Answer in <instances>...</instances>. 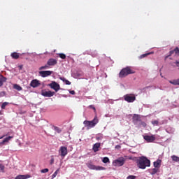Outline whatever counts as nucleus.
Here are the masks:
<instances>
[{
    "instance_id": "41",
    "label": "nucleus",
    "mask_w": 179,
    "mask_h": 179,
    "mask_svg": "<svg viewBox=\"0 0 179 179\" xmlns=\"http://www.w3.org/2000/svg\"><path fill=\"white\" fill-rule=\"evenodd\" d=\"M90 108H92V110H94V111H96V108L93 105H90Z\"/></svg>"
},
{
    "instance_id": "20",
    "label": "nucleus",
    "mask_w": 179,
    "mask_h": 179,
    "mask_svg": "<svg viewBox=\"0 0 179 179\" xmlns=\"http://www.w3.org/2000/svg\"><path fill=\"white\" fill-rule=\"evenodd\" d=\"M13 89H15V90H17L18 92L23 90V88H22V87H20V85H19L17 84H15L13 85Z\"/></svg>"
},
{
    "instance_id": "29",
    "label": "nucleus",
    "mask_w": 179,
    "mask_h": 179,
    "mask_svg": "<svg viewBox=\"0 0 179 179\" xmlns=\"http://www.w3.org/2000/svg\"><path fill=\"white\" fill-rule=\"evenodd\" d=\"M148 55H150V52L143 54L139 57V58L140 59H142V58H145V57H148Z\"/></svg>"
},
{
    "instance_id": "15",
    "label": "nucleus",
    "mask_w": 179,
    "mask_h": 179,
    "mask_svg": "<svg viewBox=\"0 0 179 179\" xmlns=\"http://www.w3.org/2000/svg\"><path fill=\"white\" fill-rule=\"evenodd\" d=\"M100 143H96L93 145L92 150L96 153V152H99V148H100Z\"/></svg>"
},
{
    "instance_id": "42",
    "label": "nucleus",
    "mask_w": 179,
    "mask_h": 179,
    "mask_svg": "<svg viewBox=\"0 0 179 179\" xmlns=\"http://www.w3.org/2000/svg\"><path fill=\"white\" fill-rule=\"evenodd\" d=\"M141 125H142L144 128H146V123H145V122H141Z\"/></svg>"
},
{
    "instance_id": "23",
    "label": "nucleus",
    "mask_w": 179,
    "mask_h": 179,
    "mask_svg": "<svg viewBox=\"0 0 179 179\" xmlns=\"http://www.w3.org/2000/svg\"><path fill=\"white\" fill-rule=\"evenodd\" d=\"M60 80H62V82H64L66 85H71V82L68 80H66L65 78H60Z\"/></svg>"
},
{
    "instance_id": "22",
    "label": "nucleus",
    "mask_w": 179,
    "mask_h": 179,
    "mask_svg": "<svg viewBox=\"0 0 179 179\" xmlns=\"http://www.w3.org/2000/svg\"><path fill=\"white\" fill-rule=\"evenodd\" d=\"M50 66L48 65V63H47L45 66H42L39 68V71H43L44 69H50Z\"/></svg>"
},
{
    "instance_id": "46",
    "label": "nucleus",
    "mask_w": 179,
    "mask_h": 179,
    "mask_svg": "<svg viewBox=\"0 0 179 179\" xmlns=\"http://www.w3.org/2000/svg\"><path fill=\"white\" fill-rule=\"evenodd\" d=\"M22 66H20V69H22Z\"/></svg>"
},
{
    "instance_id": "7",
    "label": "nucleus",
    "mask_w": 179,
    "mask_h": 179,
    "mask_svg": "<svg viewBox=\"0 0 179 179\" xmlns=\"http://www.w3.org/2000/svg\"><path fill=\"white\" fill-rule=\"evenodd\" d=\"M143 139H145L148 143H152V142H155V141H156V136H143Z\"/></svg>"
},
{
    "instance_id": "6",
    "label": "nucleus",
    "mask_w": 179,
    "mask_h": 179,
    "mask_svg": "<svg viewBox=\"0 0 179 179\" xmlns=\"http://www.w3.org/2000/svg\"><path fill=\"white\" fill-rule=\"evenodd\" d=\"M87 168L90 169V170H96V171L106 170L105 167L93 165L92 164H87Z\"/></svg>"
},
{
    "instance_id": "48",
    "label": "nucleus",
    "mask_w": 179,
    "mask_h": 179,
    "mask_svg": "<svg viewBox=\"0 0 179 179\" xmlns=\"http://www.w3.org/2000/svg\"><path fill=\"white\" fill-rule=\"evenodd\" d=\"M0 115H1V112H0Z\"/></svg>"
},
{
    "instance_id": "39",
    "label": "nucleus",
    "mask_w": 179,
    "mask_h": 179,
    "mask_svg": "<svg viewBox=\"0 0 179 179\" xmlns=\"http://www.w3.org/2000/svg\"><path fill=\"white\" fill-rule=\"evenodd\" d=\"M5 170V166L2 164H0V171H3Z\"/></svg>"
},
{
    "instance_id": "12",
    "label": "nucleus",
    "mask_w": 179,
    "mask_h": 179,
    "mask_svg": "<svg viewBox=\"0 0 179 179\" xmlns=\"http://www.w3.org/2000/svg\"><path fill=\"white\" fill-rule=\"evenodd\" d=\"M47 64L50 67L55 66V65L58 64V62H57V59L51 58L48 60Z\"/></svg>"
},
{
    "instance_id": "8",
    "label": "nucleus",
    "mask_w": 179,
    "mask_h": 179,
    "mask_svg": "<svg viewBox=\"0 0 179 179\" xmlns=\"http://www.w3.org/2000/svg\"><path fill=\"white\" fill-rule=\"evenodd\" d=\"M125 164V159L124 157H120L114 161V164L115 166H118L119 167H121V166H124Z\"/></svg>"
},
{
    "instance_id": "30",
    "label": "nucleus",
    "mask_w": 179,
    "mask_h": 179,
    "mask_svg": "<svg viewBox=\"0 0 179 179\" xmlns=\"http://www.w3.org/2000/svg\"><path fill=\"white\" fill-rule=\"evenodd\" d=\"M58 173H59V169H58L52 176V178H55L57 176H58Z\"/></svg>"
},
{
    "instance_id": "18",
    "label": "nucleus",
    "mask_w": 179,
    "mask_h": 179,
    "mask_svg": "<svg viewBox=\"0 0 179 179\" xmlns=\"http://www.w3.org/2000/svg\"><path fill=\"white\" fill-rule=\"evenodd\" d=\"M12 138H13V136H8V137H6L5 138L3 141L1 143V145H3V143H6V142H9Z\"/></svg>"
},
{
    "instance_id": "21",
    "label": "nucleus",
    "mask_w": 179,
    "mask_h": 179,
    "mask_svg": "<svg viewBox=\"0 0 179 179\" xmlns=\"http://www.w3.org/2000/svg\"><path fill=\"white\" fill-rule=\"evenodd\" d=\"M11 57L13 59H17L19 58V53L17 52H13L11 53Z\"/></svg>"
},
{
    "instance_id": "3",
    "label": "nucleus",
    "mask_w": 179,
    "mask_h": 179,
    "mask_svg": "<svg viewBox=\"0 0 179 179\" xmlns=\"http://www.w3.org/2000/svg\"><path fill=\"white\" fill-rule=\"evenodd\" d=\"M132 73H135V71H133L131 69V67H126L122 69L120 72L119 73V78H125L128 76V75H131Z\"/></svg>"
},
{
    "instance_id": "28",
    "label": "nucleus",
    "mask_w": 179,
    "mask_h": 179,
    "mask_svg": "<svg viewBox=\"0 0 179 179\" xmlns=\"http://www.w3.org/2000/svg\"><path fill=\"white\" fill-rule=\"evenodd\" d=\"M103 163H110V159L108 157H105L102 159Z\"/></svg>"
},
{
    "instance_id": "32",
    "label": "nucleus",
    "mask_w": 179,
    "mask_h": 179,
    "mask_svg": "<svg viewBox=\"0 0 179 179\" xmlns=\"http://www.w3.org/2000/svg\"><path fill=\"white\" fill-rule=\"evenodd\" d=\"M8 104H9L8 102H3L1 105V109L2 110H5L6 106H8Z\"/></svg>"
},
{
    "instance_id": "45",
    "label": "nucleus",
    "mask_w": 179,
    "mask_h": 179,
    "mask_svg": "<svg viewBox=\"0 0 179 179\" xmlns=\"http://www.w3.org/2000/svg\"><path fill=\"white\" fill-rule=\"evenodd\" d=\"M5 94V92H1V94Z\"/></svg>"
},
{
    "instance_id": "4",
    "label": "nucleus",
    "mask_w": 179,
    "mask_h": 179,
    "mask_svg": "<svg viewBox=\"0 0 179 179\" xmlns=\"http://www.w3.org/2000/svg\"><path fill=\"white\" fill-rule=\"evenodd\" d=\"M124 99L127 103H134L136 100V97L134 94H126L124 96Z\"/></svg>"
},
{
    "instance_id": "34",
    "label": "nucleus",
    "mask_w": 179,
    "mask_h": 179,
    "mask_svg": "<svg viewBox=\"0 0 179 179\" xmlns=\"http://www.w3.org/2000/svg\"><path fill=\"white\" fill-rule=\"evenodd\" d=\"M174 52H176L175 49H174L173 50H171V51L169 52V55L168 56H166V58H169V57L173 55V54H174Z\"/></svg>"
},
{
    "instance_id": "5",
    "label": "nucleus",
    "mask_w": 179,
    "mask_h": 179,
    "mask_svg": "<svg viewBox=\"0 0 179 179\" xmlns=\"http://www.w3.org/2000/svg\"><path fill=\"white\" fill-rule=\"evenodd\" d=\"M59 155L64 159V157L68 155V148L65 146H61L59 149Z\"/></svg>"
},
{
    "instance_id": "26",
    "label": "nucleus",
    "mask_w": 179,
    "mask_h": 179,
    "mask_svg": "<svg viewBox=\"0 0 179 179\" xmlns=\"http://www.w3.org/2000/svg\"><path fill=\"white\" fill-rule=\"evenodd\" d=\"M140 118L139 115L134 114L133 116L134 121H139Z\"/></svg>"
},
{
    "instance_id": "2",
    "label": "nucleus",
    "mask_w": 179,
    "mask_h": 179,
    "mask_svg": "<svg viewBox=\"0 0 179 179\" xmlns=\"http://www.w3.org/2000/svg\"><path fill=\"white\" fill-rule=\"evenodd\" d=\"M83 124L87 129H90V128H94V127L99 124V119L97 118V116H95L92 120H85L83 122Z\"/></svg>"
},
{
    "instance_id": "43",
    "label": "nucleus",
    "mask_w": 179,
    "mask_h": 179,
    "mask_svg": "<svg viewBox=\"0 0 179 179\" xmlns=\"http://www.w3.org/2000/svg\"><path fill=\"white\" fill-rule=\"evenodd\" d=\"M69 93H70V94H75V91H73V90H71V91H69Z\"/></svg>"
},
{
    "instance_id": "40",
    "label": "nucleus",
    "mask_w": 179,
    "mask_h": 179,
    "mask_svg": "<svg viewBox=\"0 0 179 179\" xmlns=\"http://www.w3.org/2000/svg\"><path fill=\"white\" fill-rule=\"evenodd\" d=\"M54 160H55V159H54V157L52 156V157H51V159H50V164H51V165L54 164Z\"/></svg>"
},
{
    "instance_id": "35",
    "label": "nucleus",
    "mask_w": 179,
    "mask_h": 179,
    "mask_svg": "<svg viewBox=\"0 0 179 179\" xmlns=\"http://www.w3.org/2000/svg\"><path fill=\"white\" fill-rule=\"evenodd\" d=\"M127 179H136V176L130 175L127 176Z\"/></svg>"
},
{
    "instance_id": "36",
    "label": "nucleus",
    "mask_w": 179,
    "mask_h": 179,
    "mask_svg": "<svg viewBox=\"0 0 179 179\" xmlns=\"http://www.w3.org/2000/svg\"><path fill=\"white\" fill-rule=\"evenodd\" d=\"M152 125H159V121L157 120H153L152 121Z\"/></svg>"
},
{
    "instance_id": "17",
    "label": "nucleus",
    "mask_w": 179,
    "mask_h": 179,
    "mask_svg": "<svg viewBox=\"0 0 179 179\" xmlns=\"http://www.w3.org/2000/svg\"><path fill=\"white\" fill-rule=\"evenodd\" d=\"M6 82V78L3 77V76H0V87H2L3 86V83Z\"/></svg>"
},
{
    "instance_id": "25",
    "label": "nucleus",
    "mask_w": 179,
    "mask_h": 179,
    "mask_svg": "<svg viewBox=\"0 0 179 179\" xmlns=\"http://www.w3.org/2000/svg\"><path fill=\"white\" fill-rule=\"evenodd\" d=\"M171 159L173 162H176L177 163L179 162V157L176 155H172Z\"/></svg>"
},
{
    "instance_id": "14",
    "label": "nucleus",
    "mask_w": 179,
    "mask_h": 179,
    "mask_svg": "<svg viewBox=\"0 0 179 179\" xmlns=\"http://www.w3.org/2000/svg\"><path fill=\"white\" fill-rule=\"evenodd\" d=\"M154 167L155 169H160V166H162V160L161 159H157L156 162H154L153 163Z\"/></svg>"
},
{
    "instance_id": "38",
    "label": "nucleus",
    "mask_w": 179,
    "mask_h": 179,
    "mask_svg": "<svg viewBox=\"0 0 179 179\" xmlns=\"http://www.w3.org/2000/svg\"><path fill=\"white\" fill-rule=\"evenodd\" d=\"M175 54H176L177 55H179V48H178V47H176L175 48Z\"/></svg>"
},
{
    "instance_id": "19",
    "label": "nucleus",
    "mask_w": 179,
    "mask_h": 179,
    "mask_svg": "<svg viewBox=\"0 0 179 179\" xmlns=\"http://www.w3.org/2000/svg\"><path fill=\"white\" fill-rule=\"evenodd\" d=\"M159 171V169L157 168H153L152 169L150 170V173L152 176H155Z\"/></svg>"
},
{
    "instance_id": "37",
    "label": "nucleus",
    "mask_w": 179,
    "mask_h": 179,
    "mask_svg": "<svg viewBox=\"0 0 179 179\" xmlns=\"http://www.w3.org/2000/svg\"><path fill=\"white\" fill-rule=\"evenodd\" d=\"M48 171H49L48 169H44L41 170V173H48Z\"/></svg>"
},
{
    "instance_id": "1",
    "label": "nucleus",
    "mask_w": 179,
    "mask_h": 179,
    "mask_svg": "<svg viewBox=\"0 0 179 179\" xmlns=\"http://www.w3.org/2000/svg\"><path fill=\"white\" fill-rule=\"evenodd\" d=\"M136 164L138 169L141 170H145L146 167H150V160L146 157H140L136 159Z\"/></svg>"
},
{
    "instance_id": "31",
    "label": "nucleus",
    "mask_w": 179,
    "mask_h": 179,
    "mask_svg": "<svg viewBox=\"0 0 179 179\" xmlns=\"http://www.w3.org/2000/svg\"><path fill=\"white\" fill-rule=\"evenodd\" d=\"M59 57L62 59H65L66 58V55L65 54H64V53L59 54Z\"/></svg>"
},
{
    "instance_id": "16",
    "label": "nucleus",
    "mask_w": 179,
    "mask_h": 179,
    "mask_svg": "<svg viewBox=\"0 0 179 179\" xmlns=\"http://www.w3.org/2000/svg\"><path fill=\"white\" fill-rule=\"evenodd\" d=\"M27 178H30V175H18L15 178V179H27Z\"/></svg>"
},
{
    "instance_id": "9",
    "label": "nucleus",
    "mask_w": 179,
    "mask_h": 179,
    "mask_svg": "<svg viewBox=\"0 0 179 179\" xmlns=\"http://www.w3.org/2000/svg\"><path fill=\"white\" fill-rule=\"evenodd\" d=\"M41 94L44 97H52V96H54V94H55V92H51V91H46L45 90H43L41 91Z\"/></svg>"
},
{
    "instance_id": "24",
    "label": "nucleus",
    "mask_w": 179,
    "mask_h": 179,
    "mask_svg": "<svg viewBox=\"0 0 179 179\" xmlns=\"http://www.w3.org/2000/svg\"><path fill=\"white\" fill-rule=\"evenodd\" d=\"M53 128H54V131L57 132V134H61V132H62V130L57 126H54Z\"/></svg>"
},
{
    "instance_id": "44",
    "label": "nucleus",
    "mask_w": 179,
    "mask_h": 179,
    "mask_svg": "<svg viewBox=\"0 0 179 179\" xmlns=\"http://www.w3.org/2000/svg\"><path fill=\"white\" fill-rule=\"evenodd\" d=\"M176 66H179V62H178V61H176Z\"/></svg>"
},
{
    "instance_id": "13",
    "label": "nucleus",
    "mask_w": 179,
    "mask_h": 179,
    "mask_svg": "<svg viewBox=\"0 0 179 179\" xmlns=\"http://www.w3.org/2000/svg\"><path fill=\"white\" fill-rule=\"evenodd\" d=\"M40 85V81L38 80H33L30 83L31 87H38Z\"/></svg>"
},
{
    "instance_id": "10",
    "label": "nucleus",
    "mask_w": 179,
    "mask_h": 179,
    "mask_svg": "<svg viewBox=\"0 0 179 179\" xmlns=\"http://www.w3.org/2000/svg\"><path fill=\"white\" fill-rule=\"evenodd\" d=\"M49 86L51 87V89H53L55 92H58L59 89H61V87L59 86V84L57 83V82L53 81L52 83L49 84Z\"/></svg>"
},
{
    "instance_id": "47",
    "label": "nucleus",
    "mask_w": 179,
    "mask_h": 179,
    "mask_svg": "<svg viewBox=\"0 0 179 179\" xmlns=\"http://www.w3.org/2000/svg\"><path fill=\"white\" fill-rule=\"evenodd\" d=\"M2 138H3V136H2V137H0V139H2Z\"/></svg>"
},
{
    "instance_id": "33",
    "label": "nucleus",
    "mask_w": 179,
    "mask_h": 179,
    "mask_svg": "<svg viewBox=\"0 0 179 179\" xmlns=\"http://www.w3.org/2000/svg\"><path fill=\"white\" fill-rule=\"evenodd\" d=\"M96 141H101L103 139V134H99L98 136H96Z\"/></svg>"
},
{
    "instance_id": "11",
    "label": "nucleus",
    "mask_w": 179,
    "mask_h": 179,
    "mask_svg": "<svg viewBox=\"0 0 179 179\" xmlns=\"http://www.w3.org/2000/svg\"><path fill=\"white\" fill-rule=\"evenodd\" d=\"M39 74L42 78H47V76H51L52 75V71H39Z\"/></svg>"
},
{
    "instance_id": "27",
    "label": "nucleus",
    "mask_w": 179,
    "mask_h": 179,
    "mask_svg": "<svg viewBox=\"0 0 179 179\" xmlns=\"http://www.w3.org/2000/svg\"><path fill=\"white\" fill-rule=\"evenodd\" d=\"M126 157L129 159V160H134V162H136V160H138V157H136L129 156Z\"/></svg>"
}]
</instances>
